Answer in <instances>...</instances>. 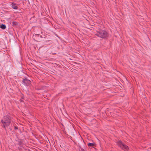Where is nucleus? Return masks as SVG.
Here are the masks:
<instances>
[{
  "label": "nucleus",
  "instance_id": "f257e3e1",
  "mask_svg": "<svg viewBox=\"0 0 151 151\" xmlns=\"http://www.w3.org/2000/svg\"><path fill=\"white\" fill-rule=\"evenodd\" d=\"M1 122L3 125L4 127L9 125L10 123V120L9 117L8 116H4V118L2 119Z\"/></svg>",
  "mask_w": 151,
  "mask_h": 151
},
{
  "label": "nucleus",
  "instance_id": "f03ea898",
  "mask_svg": "<svg viewBox=\"0 0 151 151\" xmlns=\"http://www.w3.org/2000/svg\"><path fill=\"white\" fill-rule=\"evenodd\" d=\"M96 35L102 38H105L107 36V32L104 31H100L98 32Z\"/></svg>",
  "mask_w": 151,
  "mask_h": 151
},
{
  "label": "nucleus",
  "instance_id": "7ed1b4c3",
  "mask_svg": "<svg viewBox=\"0 0 151 151\" xmlns=\"http://www.w3.org/2000/svg\"><path fill=\"white\" fill-rule=\"evenodd\" d=\"M118 145L122 149L125 151H127L128 149L127 146L122 143L120 141H119L118 142Z\"/></svg>",
  "mask_w": 151,
  "mask_h": 151
},
{
  "label": "nucleus",
  "instance_id": "20e7f679",
  "mask_svg": "<svg viewBox=\"0 0 151 151\" xmlns=\"http://www.w3.org/2000/svg\"><path fill=\"white\" fill-rule=\"evenodd\" d=\"M24 83L27 85H28L30 84V81L27 79H24Z\"/></svg>",
  "mask_w": 151,
  "mask_h": 151
},
{
  "label": "nucleus",
  "instance_id": "39448f33",
  "mask_svg": "<svg viewBox=\"0 0 151 151\" xmlns=\"http://www.w3.org/2000/svg\"><path fill=\"white\" fill-rule=\"evenodd\" d=\"M12 8L14 9H17L18 7L16 4L14 3H12Z\"/></svg>",
  "mask_w": 151,
  "mask_h": 151
},
{
  "label": "nucleus",
  "instance_id": "423d86ee",
  "mask_svg": "<svg viewBox=\"0 0 151 151\" xmlns=\"http://www.w3.org/2000/svg\"><path fill=\"white\" fill-rule=\"evenodd\" d=\"M95 145V143H88V145L90 147H93Z\"/></svg>",
  "mask_w": 151,
  "mask_h": 151
},
{
  "label": "nucleus",
  "instance_id": "0eeeda50",
  "mask_svg": "<svg viewBox=\"0 0 151 151\" xmlns=\"http://www.w3.org/2000/svg\"><path fill=\"white\" fill-rule=\"evenodd\" d=\"M0 28L3 29H5L6 28V26L4 24H2L0 25Z\"/></svg>",
  "mask_w": 151,
  "mask_h": 151
},
{
  "label": "nucleus",
  "instance_id": "6e6552de",
  "mask_svg": "<svg viewBox=\"0 0 151 151\" xmlns=\"http://www.w3.org/2000/svg\"><path fill=\"white\" fill-rule=\"evenodd\" d=\"M81 151H85L83 149H81Z\"/></svg>",
  "mask_w": 151,
  "mask_h": 151
}]
</instances>
